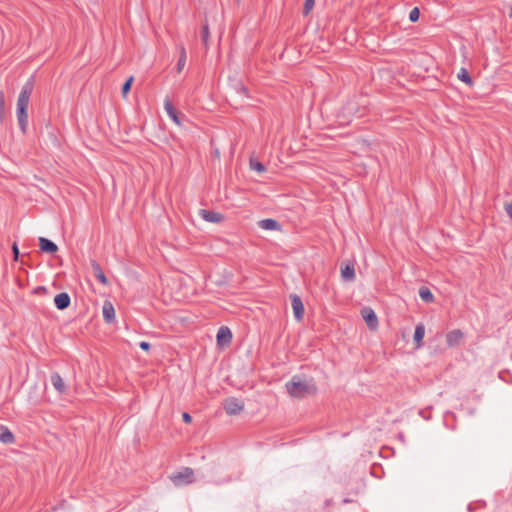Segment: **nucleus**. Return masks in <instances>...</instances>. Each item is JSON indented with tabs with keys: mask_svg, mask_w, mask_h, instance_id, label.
<instances>
[{
	"mask_svg": "<svg viewBox=\"0 0 512 512\" xmlns=\"http://www.w3.org/2000/svg\"><path fill=\"white\" fill-rule=\"evenodd\" d=\"M287 393L296 399H303L314 396L318 392L317 384L313 377L305 375H294L285 384Z\"/></svg>",
	"mask_w": 512,
	"mask_h": 512,
	"instance_id": "nucleus-1",
	"label": "nucleus"
},
{
	"mask_svg": "<svg viewBox=\"0 0 512 512\" xmlns=\"http://www.w3.org/2000/svg\"><path fill=\"white\" fill-rule=\"evenodd\" d=\"M34 90V78H29L25 84L22 86L21 91L19 93L17 99V108L16 115L20 130L22 133H26L28 126V106L30 102V97Z\"/></svg>",
	"mask_w": 512,
	"mask_h": 512,
	"instance_id": "nucleus-2",
	"label": "nucleus"
},
{
	"mask_svg": "<svg viewBox=\"0 0 512 512\" xmlns=\"http://www.w3.org/2000/svg\"><path fill=\"white\" fill-rule=\"evenodd\" d=\"M223 409L227 415L235 416L243 412L245 403L236 397H228L222 403Z\"/></svg>",
	"mask_w": 512,
	"mask_h": 512,
	"instance_id": "nucleus-3",
	"label": "nucleus"
},
{
	"mask_svg": "<svg viewBox=\"0 0 512 512\" xmlns=\"http://www.w3.org/2000/svg\"><path fill=\"white\" fill-rule=\"evenodd\" d=\"M291 306L293 309L294 317L300 321L304 316V305L302 299L297 294H291Z\"/></svg>",
	"mask_w": 512,
	"mask_h": 512,
	"instance_id": "nucleus-4",
	"label": "nucleus"
},
{
	"mask_svg": "<svg viewBox=\"0 0 512 512\" xmlns=\"http://www.w3.org/2000/svg\"><path fill=\"white\" fill-rule=\"evenodd\" d=\"M361 315L364 318L367 326L370 329H376L377 328V326H378V318H377V315H376V313L374 312L373 309H371L370 307H364L361 310Z\"/></svg>",
	"mask_w": 512,
	"mask_h": 512,
	"instance_id": "nucleus-5",
	"label": "nucleus"
},
{
	"mask_svg": "<svg viewBox=\"0 0 512 512\" xmlns=\"http://www.w3.org/2000/svg\"><path fill=\"white\" fill-rule=\"evenodd\" d=\"M164 109H165L167 115L169 116V118L175 124L181 125V121H180V118H179V113L176 110V108L174 107V105L172 104V102L169 99V97H166L165 100H164Z\"/></svg>",
	"mask_w": 512,
	"mask_h": 512,
	"instance_id": "nucleus-6",
	"label": "nucleus"
},
{
	"mask_svg": "<svg viewBox=\"0 0 512 512\" xmlns=\"http://www.w3.org/2000/svg\"><path fill=\"white\" fill-rule=\"evenodd\" d=\"M463 332L460 329H454L446 334V343L449 347L459 345L463 339Z\"/></svg>",
	"mask_w": 512,
	"mask_h": 512,
	"instance_id": "nucleus-7",
	"label": "nucleus"
},
{
	"mask_svg": "<svg viewBox=\"0 0 512 512\" xmlns=\"http://www.w3.org/2000/svg\"><path fill=\"white\" fill-rule=\"evenodd\" d=\"M103 319L106 323H113L115 320V309L110 301H105L102 309Z\"/></svg>",
	"mask_w": 512,
	"mask_h": 512,
	"instance_id": "nucleus-8",
	"label": "nucleus"
},
{
	"mask_svg": "<svg viewBox=\"0 0 512 512\" xmlns=\"http://www.w3.org/2000/svg\"><path fill=\"white\" fill-rule=\"evenodd\" d=\"M54 303L57 309L64 310L70 306L71 299L68 293L61 292L54 298Z\"/></svg>",
	"mask_w": 512,
	"mask_h": 512,
	"instance_id": "nucleus-9",
	"label": "nucleus"
},
{
	"mask_svg": "<svg viewBox=\"0 0 512 512\" xmlns=\"http://www.w3.org/2000/svg\"><path fill=\"white\" fill-rule=\"evenodd\" d=\"M50 378L54 389L58 393L64 394L66 392V385L61 375L58 372H53Z\"/></svg>",
	"mask_w": 512,
	"mask_h": 512,
	"instance_id": "nucleus-10",
	"label": "nucleus"
},
{
	"mask_svg": "<svg viewBox=\"0 0 512 512\" xmlns=\"http://www.w3.org/2000/svg\"><path fill=\"white\" fill-rule=\"evenodd\" d=\"M200 216L207 222L219 223L223 219V215L214 211L201 209Z\"/></svg>",
	"mask_w": 512,
	"mask_h": 512,
	"instance_id": "nucleus-11",
	"label": "nucleus"
},
{
	"mask_svg": "<svg viewBox=\"0 0 512 512\" xmlns=\"http://www.w3.org/2000/svg\"><path fill=\"white\" fill-rule=\"evenodd\" d=\"M91 267L93 270V274L96 277V279L103 285L108 284V279L105 276L100 264L96 260L91 261Z\"/></svg>",
	"mask_w": 512,
	"mask_h": 512,
	"instance_id": "nucleus-12",
	"label": "nucleus"
},
{
	"mask_svg": "<svg viewBox=\"0 0 512 512\" xmlns=\"http://www.w3.org/2000/svg\"><path fill=\"white\" fill-rule=\"evenodd\" d=\"M232 340V333L228 327L222 326L219 328L217 332V342L218 344H228Z\"/></svg>",
	"mask_w": 512,
	"mask_h": 512,
	"instance_id": "nucleus-13",
	"label": "nucleus"
},
{
	"mask_svg": "<svg viewBox=\"0 0 512 512\" xmlns=\"http://www.w3.org/2000/svg\"><path fill=\"white\" fill-rule=\"evenodd\" d=\"M39 246H40V250L42 252L55 253L58 251L57 245L53 241H51L45 237L39 238Z\"/></svg>",
	"mask_w": 512,
	"mask_h": 512,
	"instance_id": "nucleus-14",
	"label": "nucleus"
},
{
	"mask_svg": "<svg viewBox=\"0 0 512 512\" xmlns=\"http://www.w3.org/2000/svg\"><path fill=\"white\" fill-rule=\"evenodd\" d=\"M424 336H425V326L423 323H419L415 327L414 337H413L416 348L422 347Z\"/></svg>",
	"mask_w": 512,
	"mask_h": 512,
	"instance_id": "nucleus-15",
	"label": "nucleus"
},
{
	"mask_svg": "<svg viewBox=\"0 0 512 512\" xmlns=\"http://www.w3.org/2000/svg\"><path fill=\"white\" fill-rule=\"evenodd\" d=\"M194 471L189 467H184L170 477V480H188L193 477Z\"/></svg>",
	"mask_w": 512,
	"mask_h": 512,
	"instance_id": "nucleus-16",
	"label": "nucleus"
},
{
	"mask_svg": "<svg viewBox=\"0 0 512 512\" xmlns=\"http://www.w3.org/2000/svg\"><path fill=\"white\" fill-rule=\"evenodd\" d=\"M0 441L5 444H12L15 441L13 433L4 425H0Z\"/></svg>",
	"mask_w": 512,
	"mask_h": 512,
	"instance_id": "nucleus-17",
	"label": "nucleus"
},
{
	"mask_svg": "<svg viewBox=\"0 0 512 512\" xmlns=\"http://www.w3.org/2000/svg\"><path fill=\"white\" fill-rule=\"evenodd\" d=\"M341 276L345 281H353L355 279L354 264H346L341 268Z\"/></svg>",
	"mask_w": 512,
	"mask_h": 512,
	"instance_id": "nucleus-18",
	"label": "nucleus"
},
{
	"mask_svg": "<svg viewBox=\"0 0 512 512\" xmlns=\"http://www.w3.org/2000/svg\"><path fill=\"white\" fill-rule=\"evenodd\" d=\"M259 226L264 230H276L280 227V224L278 221L267 218L263 219L259 222Z\"/></svg>",
	"mask_w": 512,
	"mask_h": 512,
	"instance_id": "nucleus-19",
	"label": "nucleus"
},
{
	"mask_svg": "<svg viewBox=\"0 0 512 512\" xmlns=\"http://www.w3.org/2000/svg\"><path fill=\"white\" fill-rule=\"evenodd\" d=\"M186 59H187V55H186L185 47L183 45H180L179 46V59H178L177 65H176V70L178 73H180L183 70V68L186 64Z\"/></svg>",
	"mask_w": 512,
	"mask_h": 512,
	"instance_id": "nucleus-20",
	"label": "nucleus"
},
{
	"mask_svg": "<svg viewBox=\"0 0 512 512\" xmlns=\"http://www.w3.org/2000/svg\"><path fill=\"white\" fill-rule=\"evenodd\" d=\"M419 296L426 303H432L434 301L433 293L426 286L420 287V289H419Z\"/></svg>",
	"mask_w": 512,
	"mask_h": 512,
	"instance_id": "nucleus-21",
	"label": "nucleus"
},
{
	"mask_svg": "<svg viewBox=\"0 0 512 512\" xmlns=\"http://www.w3.org/2000/svg\"><path fill=\"white\" fill-rule=\"evenodd\" d=\"M458 79L462 82L466 83L467 85L471 86L473 85V79L470 76L469 72L465 68H461L457 75Z\"/></svg>",
	"mask_w": 512,
	"mask_h": 512,
	"instance_id": "nucleus-22",
	"label": "nucleus"
},
{
	"mask_svg": "<svg viewBox=\"0 0 512 512\" xmlns=\"http://www.w3.org/2000/svg\"><path fill=\"white\" fill-rule=\"evenodd\" d=\"M133 81H134V77H133V76H130V77H129L125 82H124V84L122 85L121 92H122V95H123L124 97H125V96L127 95V93L130 91Z\"/></svg>",
	"mask_w": 512,
	"mask_h": 512,
	"instance_id": "nucleus-23",
	"label": "nucleus"
},
{
	"mask_svg": "<svg viewBox=\"0 0 512 512\" xmlns=\"http://www.w3.org/2000/svg\"><path fill=\"white\" fill-rule=\"evenodd\" d=\"M250 167L253 170H256L257 172H260V173L266 171V167L261 162L254 161L252 159L250 160Z\"/></svg>",
	"mask_w": 512,
	"mask_h": 512,
	"instance_id": "nucleus-24",
	"label": "nucleus"
},
{
	"mask_svg": "<svg viewBox=\"0 0 512 512\" xmlns=\"http://www.w3.org/2000/svg\"><path fill=\"white\" fill-rule=\"evenodd\" d=\"M315 4V0H305L304 6H303V14L307 16L313 9Z\"/></svg>",
	"mask_w": 512,
	"mask_h": 512,
	"instance_id": "nucleus-25",
	"label": "nucleus"
},
{
	"mask_svg": "<svg viewBox=\"0 0 512 512\" xmlns=\"http://www.w3.org/2000/svg\"><path fill=\"white\" fill-rule=\"evenodd\" d=\"M5 113V94L3 90H0V120L3 119Z\"/></svg>",
	"mask_w": 512,
	"mask_h": 512,
	"instance_id": "nucleus-26",
	"label": "nucleus"
},
{
	"mask_svg": "<svg viewBox=\"0 0 512 512\" xmlns=\"http://www.w3.org/2000/svg\"><path fill=\"white\" fill-rule=\"evenodd\" d=\"M420 17V10L418 7H414L411 11H410V14H409V20L411 22H416L418 21Z\"/></svg>",
	"mask_w": 512,
	"mask_h": 512,
	"instance_id": "nucleus-27",
	"label": "nucleus"
},
{
	"mask_svg": "<svg viewBox=\"0 0 512 512\" xmlns=\"http://www.w3.org/2000/svg\"><path fill=\"white\" fill-rule=\"evenodd\" d=\"M202 41L204 43V45H207V42H208V38H209V28H208V25L205 24L203 27H202Z\"/></svg>",
	"mask_w": 512,
	"mask_h": 512,
	"instance_id": "nucleus-28",
	"label": "nucleus"
},
{
	"mask_svg": "<svg viewBox=\"0 0 512 512\" xmlns=\"http://www.w3.org/2000/svg\"><path fill=\"white\" fill-rule=\"evenodd\" d=\"M507 215L512 219V201L506 202L504 205Z\"/></svg>",
	"mask_w": 512,
	"mask_h": 512,
	"instance_id": "nucleus-29",
	"label": "nucleus"
},
{
	"mask_svg": "<svg viewBox=\"0 0 512 512\" xmlns=\"http://www.w3.org/2000/svg\"><path fill=\"white\" fill-rule=\"evenodd\" d=\"M12 252H13V258L14 260H18V257H19V249H18V246L16 243L13 244L12 246Z\"/></svg>",
	"mask_w": 512,
	"mask_h": 512,
	"instance_id": "nucleus-30",
	"label": "nucleus"
},
{
	"mask_svg": "<svg viewBox=\"0 0 512 512\" xmlns=\"http://www.w3.org/2000/svg\"><path fill=\"white\" fill-rule=\"evenodd\" d=\"M139 347L144 350V351H149L150 350V343L146 342V341H142L139 343Z\"/></svg>",
	"mask_w": 512,
	"mask_h": 512,
	"instance_id": "nucleus-31",
	"label": "nucleus"
},
{
	"mask_svg": "<svg viewBox=\"0 0 512 512\" xmlns=\"http://www.w3.org/2000/svg\"><path fill=\"white\" fill-rule=\"evenodd\" d=\"M182 419H183V421H184L185 423H191V421H192V417H191V415H190L189 413H187V412H184V413L182 414Z\"/></svg>",
	"mask_w": 512,
	"mask_h": 512,
	"instance_id": "nucleus-32",
	"label": "nucleus"
},
{
	"mask_svg": "<svg viewBox=\"0 0 512 512\" xmlns=\"http://www.w3.org/2000/svg\"><path fill=\"white\" fill-rule=\"evenodd\" d=\"M45 291H46V288H45V287H43V286H39V287H37V288L34 290V292H35V293H40V292H45Z\"/></svg>",
	"mask_w": 512,
	"mask_h": 512,
	"instance_id": "nucleus-33",
	"label": "nucleus"
},
{
	"mask_svg": "<svg viewBox=\"0 0 512 512\" xmlns=\"http://www.w3.org/2000/svg\"><path fill=\"white\" fill-rule=\"evenodd\" d=\"M377 469H381V468H380V467L373 468V469H372V472H371V474H372L373 476H375V477H379V475L376 473V470H377Z\"/></svg>",
	"mask_w": 512,
	"mask_h": 512,
	"instance_id": "nucleus-34",
	"label": "nucleus"
},
{
	"mask_svg": "<svg viewBox=\"0 0 512 512\" xmlns=\"http://www.w3.org/2000/svg\"><path fill=\"white\" fill-rule=\"evenodd\" d=\"M241 91H242L245 95H247V93H248V90H247V88H246V87H241Z\"/></svg>",
	"mask_w": 512,
	"mask_h": 512,
	"instance_id": "nucleus-35",
	"label": "nucleus"
}]
</instances>
